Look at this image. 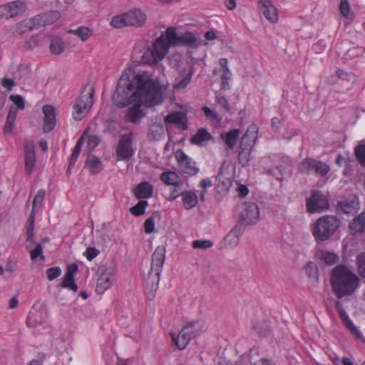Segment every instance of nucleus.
Instances as JSON below:
<instances>
[{
	"mask_svg": "<svg viewBox=\"0 0 365 365\" xmlns=\"http://www.w3.org/2000/svg\"><path fill=\"white\" fill-rule=\"evenodd\" d=\"M25 170L31 174L34 170L36 165V153L34 145L32 143H28L25 145Z\"/></svg>",
	"mask_w": 365,
	"mask_h": 365,
	"instance_id": "nucleus-23",
	"label": "nucleus"
},
{
	"mask_svg": "<svg viewBox=\"0 0 365 365\" xmlns=\"http://www.w3.org/2000/svg\"><path fill=\"white\" fill-rule=\"evenodd\" d=\"M87 132H88V129H86L84 131L82 137L77 141V143H76V145L74 147V149L73 150L72 154L76 155L77 156L79 155V154H80V153L81 151L83 143V138L86 135V134L87 133Z\"/></svg>",
	"mask_w": 365,
	"mask_h": 365,
	"instance_id": "nucleus-55",
	"label": "nucleus"
},
{
	"mask_svg": "<svg viewBox=\"0 0 365 365\" xmlns=\"http://www.w3.org/2000/svg\"><path fill=\"white\" fill-rule=\"evenodd\" d=\"M318 257L327 265L334 264L339 259L338 256L335 253L325 250L319 251L318 252Z\"/></svg>",
	"mask_w": 365,
	"mask_h": 365,
	"instance_id": "nucleus-38",
	"label": "nucleus"
},
{
	"mask_svg": "<svg viewBox=\"0 0 365 365\" xmlns=\"http://www.w3.org/2000/svg\"><path fill=\"white\" fill-rule=\"evenodd\" d=\"M11 101L14 102V103L19 108V109H24L25 104H24V100L23 97L20 95H11L10 96Z\"/></svg>",
	"mask_w": 365,
	"mask_h": 365,
	"instance_id": "nucleus-54",
	"label": "nucleus"
},
{
	"mask_svg": "<svg viewBox=\"0 0 365 365\" xmlns=\"http://www.w3.org/2000/svg\"><path fill=\"white\" fill-rule=\"evenodd\" d=\"M240 134V130L236 128L222 134V138L225 140V144L230 148H234L236 145Z\"/></svg>",
	"mask_w": 365,
	"mask_h": 365,
	"instance_id": "nucleus-35",
	"label": "nucleus"
},
{
	"mask_svg": "<svg viewBox=\"0 0 365 365\" xmlns=\"http://www.w3.org/2000/svg\"><path fill=\"white\" fill-rule=\"evenodd\" d=\"M153 185L148 182H140L134 190L135 196L138 199H146L153 194Z\"/></svg>",
	"mask_w": 365,
	"mask_h": 365,
	"instance_id": "nucleus-32",
	"label": "nucleus"
},
{
	"mask_svg": "<svg viewBox=\"0 0 365 365\" xmlns=\"http://www.w3.org/2000/svg\"><path fill=\"white\" fill-rule=\"evenodd\" d=\"M202 110H203L205 115H206V117L211 118V119H215L217 118L216 113L213 110L210 109L208 107H203Z\"/></svg>",
	"mask_w": 365,
	"mask_h": 365,
	"instance_id": "nucleus-64",
	"label": "nucleus"
},
{
	"mask_svg": "<svg viewBox=\"0 0 365 365\" xmlns=\"http://www.w3.org/2000/svg\"><path fill=\"white\" fill-rule=\"evenodd\" d=\"M356 159L359 163L365 167V140H361L354 150Z\"/></svg>",
	"mask_w": 365,
	"mask_h": 365,
	"instance_id": "nucleus-41",
	"label": "nucleus"
},
{
	"mask_svg": "<svg viewBox=\"0 0 365 365\" xmlns=\"http://www.w3.org/2000/svg\"><path fill=\"white\" fill-rule=\"evenodd\" d=\"M340 224L339 220L333 215L319 217L312 228V234L318 241H325L334 235Z\"/></svg>",
	"mask_w": 365,
	"mask_h": 365,
	"instance_id": "nucleus-6",
	"label": "nucleus"
},
{
	"mask_svg": "<svg viewBox=\"0 0 365 365\" xmlns=\"http://www.w3.org/2000/svg\"><path fill=\"white\" fill-rule=\"evenodd\" d=\"M99 253H100L99 250H98L96 248L89 247L86 249L85 255H86L87 259L89 261H91L97 255H98Z\"/></svg>",
	"mask_w": 365,
	"mask_h": 365,
	"instance_id": "nucleus-58",
	"label": "nucleus"
},
{
	"mask_svg": "<svg viewBox=\"0 0 365 365\" xmlns=\"http://www.w3.org/2000/svg\"><path fill=\"white\" fill-rule=\"evenodd\" d=\"M359 278L345 265H337L331 272L332 291L338 298L351 295L358 287Z\"/></svg>",
	"mask_w": 365,
	"mask_h": 365,
	"instance_id": "nucleus-2",
	"label": "nucleus"
},
{
	"mask_svg": "<svg viewBox=\"0 0 365 365\" xmlns=\"http://www.w3.org/2000/svg\"><path fill=\"white\" fill-rule=\"evenodd\" d=\"M170 62L171 66L178 73L175 79L173 87L179 90L185 88L193 75L192 64L185 60L179 53L172 55L170 58Z\"/></svg>",
	"mask_w": 365,
	"mask_h": 365,
	"instance_id": "nucleus-5",
	"label": "nucleus"
},
{
	"mask_svg": "<svg viewBox=\"0 0 365 365\" xmlns=\"http://www.w3.org/2000/svg\"><path fill=\"white\" fill-rule=\"evenodd\" d=\"M176 158L182 172L190 175H194L198 173L199 169L196 167L195 163L183 151H177Z\"/></svg>",
	"mask_w": 365,
	"mask_h": 365,
	"instance_id": "nucleus-16",
	"label": "nucleus"
},
{
	"mask_svg": "<svg viewBox=\"0 0 365 365\" xmlns=\"http://www.w3.org/2000/svg\"><path fill=\"white\" fill-rule=\"evenodd\" d=\"M339 11L344 19L352 21L354 18V13L351 10L348 0H340Z\"/></svg>",
	"mask_w": 365,
	"mask_h": 365,
	"instance_id": "nucleus-39",
	"label": "nucleus"
},
{
	"mask_svg": "<svg viewBox=\"0 0 365 365\" xmlns=\"http://www.w3.org/2000/svg\"><path fill=\"white\" fill-rule=\"evenodd\" d=\"M165 259V247L164 246H158L153 254L151 267L147 279V289H149L148 297L150 300L154 299L155 292L158 288L160 272L164 264Z\"/></svg>",
	"mask_w": 365,
	"mask_h": 365,
	"instance_id": "nucleus-3",
	"label": "nucleus"
},
{
	"mask_svg": "<svg viewBox=\"0 0 365 365\" xmlns=\"http://www.w3.org/2000/svg\"><path fill=\"white\" fill-rule=\"evenodd\" d=\"M51 16H53V18L56 19L58 17V14L53 12L51 14H43L38 15L34 16L32 19V21L34 26H44L51 23V20L49 19Z\"/></svg>",
	"mask_w": 365,
	"mask_h": 365,
	"instance_id": "nucleus-36",
	"label": "nucleus"
},
{
	"mask_svg": "<svg viewBox=\"0 0 365 365\" xmlns=\"http://www.w3.org/2000/svg\"><path fill=\"white\" fill-rule=\"evenodd\" d=\"M350 232L353 235H361L365 233V212L356 216L349 225Z\"/></svg>",
	"mask_w": 365,
	"mask_h": 365,
	"instance_id": "nucleus-27",
	"label": "nucleus"
},
{
	"mask_svg": "<svg viewBox=\"0 0 365 365\" xmlns=\"http://www.w3.org/2000/svg\"><path fill=\"white\" fill-rule=\"evenodd\" d=\"M31 27L29 26V24L26 21H22L16 24V31L19 34H23L26 31L27 29H31Z\"/></svg>",
	"mask_w": 365,
	"mask_h": 365,
	"instance_id": "nucleus-59",
	"label": "nucleus"
},
{
	"mask_svg": "<svg viewBox=\"0 0 365 365\" xmlns=\"http://www.w3.org/2000/svg\"><path fill=\"white\" fill-rule=\"evenodd\" d=\"M45 194L46 191L43 189H41L37 192L33 200L32 210L38 211L41 207Z\"/></svg>",
	"mask_w": 365,
	"mask_h": 365,
	"instance_id": "nucleus-46",
	"label": "nucleus"
},
{
	"mask_svg": "<svg viewBox=\"0 0 365 365\" xmlns=\"http://www.w3.org/2000/svg\"><path fill=\"white\" fill-rule=\"evenodd\" d=\"M201 331V327L198 323L191 322L182 329L177 337L173 334L172 339L180 349H184L190 340L198 335Z\"/></svg>",
	"mask_w": 365,
	"mask_h": 365,
	"instance_id": "nucleus-8",
	"label": "nucleus"
},
{
	"mask_svg": "<svg viewBox=\"0 0 365 365\" xmlns=\"http://www.w3.org/2000/svg\"><path fill=\"white\" fill-rule=\"evenodd\" d=\"M167 35L169 36L170 43L174 46L178 45H186L191 47L197 46L198 41L191 32L178 33L174 27L167 29Z\"/></svg>",
	"mask_w": 365,
	"mask_h": 365,
	"instance_id": "nucleus-11",
	"label": "nucleus"
},
{
	"mask_svg": "<svg viewBox=\"0 0 365 365\" xmlns=\"http://www.w3.org/2000/svg\"><path fill=\"white\" fill-rule=\"evenodd\" d=\"M297 169L303 174H309L313 172L317 175L325 177L330 171V166L322 161L307 158L298 165Z\"/></svg>",
	"mask_w": 365,
	"mask_h": 365,
	"instance_id": "nucleus-9",
	"label": "nucleus"
},
{
	"mask_svg": "<svg viewBox=\"0 0 365 365\" xmlns=\"http://www.w3.org/2000/svg\"><path fill=\"white\" fill-rule=\"evenodd\" d=\"M257 6L264 16L271 23H276L278 21L277 9L271 0H259Z\"/></svg>",
	"mask_w": 365,
	"mask_h": 365,
	"instance_id": "nucleus-17",
	"label": "nucleus"
},
{
	"mask_svg": "<svg viewBox=\"0 0 365 365\" xmlns=\"http://www.w3.org/2000/svg\"><path fill=\"white\" fill-rule=\"evenodd\" d=\"M133 133H129L121 136L116 148V155L118 160L130 158L134 153L132 148Z\"/></svg>",
	"mask_w": 365,
	"mask_h": 365,
	"instance_id": "nucleus-14",
	"label": "nucleus"
},
{
	"mask_svg": "<svg viewBox=\"0 0 365 365\" xmlns=\"http://www.w3.org/2000/svg\"><path fill=\"white\" fill-rule=\"evenodd\" d=\"M85 166L92 175L98 174L103 170V164L101 159L92 154L88 155Z\"/></svg>",
	"mask_w": 365,
	"mask_h": 365,
	"instance_id": "nucleus-30",
	"label": "nucleus"
},
{
	"mask_svg": "<svg viewBox=\"0 0 365 365\" xmlns=\"http://www.w3.org/2000/svg\"><path fill=\"white\" fill-rule=\"evenodd\" d=\"M184 207L190 210L195 207L198 202L197 195L192 191H185L180 194Z\"/></svg>",
	"mask_w": 365,
	"mask_h": 365,
	"instance_id": "nucleus-34",
	"label": "nucleus"
},
{
	"mask_svg": "<svg viewBox=\"0 0 365 365\" xmlns=\"http://www.w3.org/2000/svg\"><path fill=\"white\" fill-rule=\"evenodd\" d=\"M329 207L328 199L321 191L314 190L311 196L307 199V209L310 213L322 212Z\"/></svg>",
	"mask_w": 365,
	"mask_h": 365,
	"instance_id": "nucleus-13",
	"label": "nucleus"
},
{
	"mask_svg": "<svg viewBox=\"0 0 365 365\" xmlns=\"http://www.w3.org/2000/svg\"><path fill=\"white\" fill-rule=\"evenodd\" d=\"M94 86L87 83L73 106V118L76 120H82L91 110L93 103Z\"/></svg>",
	"mask_w": 365,
	"mask_h": 365,
	"instance_id": "nucleus-7",
	"label": "nucleus"
},
{
	"mask_svg": "<svg viewBox=\"0 0 365 365\" xmlns=\"http://www.w3.org/2000/svg\"><path fill=\"white\" fill-rule=\"evenodd\" d=\"M252 149L239 147L238 158L239 162L242 166L248 165L250 160Z\"/></svg>",
	"mask_w": 365,
	"mask_h": 365,
	"instance_id": "nucleus-42",
	"label": "nucleus"
},
{
	"mask_svg": "<svg viewBox=\"0 0 365 365\" xmlns=\"http://www.w3.org/2000/svg\"><path fill=\"white\" fill-rule=\"evenodd\" d=\"M167 30L155 39L151 47L148 48L142 56V61L147 64H155L162 61L168 53L170 47Z\"/></svg>",
	"mask_w": 365,
	"mask_h": 365,
	"instance_id": "nucleus-4",
	"label": "nucleus"
},
{
	"mask_svg": "<svg viewBox=\"0 0 365 365\" xmlns=\"http://www.w3.org/2000/svg\"><path fill=\"white\" fill-rule=\"evenodd\" d=\"M356 261L359 273L365 278V252L357 255Z\"/></svg>",
	"mask_w": 365,
	"mask_h": 365,
	"instance_id": "nucleus-48",
	"label": "nucleus"
},
{
	"mask_svg": "<svg viewBox=\"0 0 365 365\" xmlns=\"http://www.w3.org/2000/svg\"><path fill=\"white\" fill-rule=\"evenodd\" d=\"M165 135V130L160 117L152 120L149 126L148 137L153 140H160Z\"/></svg>",
	"mask_w": 365,
	"mask_h": 365,
	"instance_id": "nucleus-22",
	"label": "nucleus"
},
{
	"mask_svg": "<svg viewBox=\"0 0 365 365\" xmlns=\"http://www.w3.org/2000/svg\"><path fill=\"white\" fill-rule=\"evenodd\" d=\"M61 274V269L59 267H53L46 270L47 279L52 281Z\"/></svg>",
	"mask_w": 365,
	"mask_h": 365,
	"instance_id": "nucleus-50",
	"label": "nucleus"
},
{
	"mask_svg": "<svg viewBox=\"0 0 365 365\" xmlns=\"http://www.w3.org/2000/svg\"><path fill=\"white\" fill-rule=\"evenodd\" d=\"M97 273L98 278L97 280L96 292L98 294H103L112 284L115 269L111 266L102 264L99 266Z\"/></svg>",
	"mask_w": 365,
	"mask_h": 365,
	"instance_id": "nucleus-12",
	"label": "nucleus"
},
{
	"mask_svg": "<svg viewBox=\"0 0 365 365\" xmlns=\"http://www.w3.org/2000/svg\"><path fill=\"white\" fill-rule=\"evenodd\" d=\"M148 205L146 200H140L135 206L130 208V212L135 216H140L145 213Z\"/></svg>",
	"mask_w": 365,
	"mask_h": 365,
	"instance_id": "nucleus-44",
	"label": "nucleus"
},
{
	"mask_svg": "<svg viewBox=\"0 0 365 365\" xmlns=\"http://www.w3.org/2000/svg\"><path fill=\"white\" fill-rule=\"evenodd\" d=\"M110 24L117 29H120L124 26H128V24H127V18L125 16V13H124L122 15L113 17Z\"/></svg>",
	"mask_w": 365,
	"mask_h": 365,
	"instance_id": "nucleus-45",
	"label": "nucleus"
},
{
	"mask_svg": "<svg viewBox=\"0 0 365 365\" xmlns=\"http://www.w3.org/2000/svg\"><path fill=\"white\" fill-rule=\"evenodd\" d=\"M358 205V200L355 195H351L347 199H344L338 202V207L346 214L351 213Z\"/></svg>",
	"mask_w": 365,
	"mask_h": 365,
	"instance_id": "nucleus-31",
	"label": "nucleus"
},
{
	"mask_svg": "<svg viewBox=\"0 0 365 365\" xmlns=\"http://www.w3.org/2000/svg\"><path fill=\"white\" fill-rule=\"evenodd\" d=\"M233 178L234 175L232 168L225 163H223L220 168L217 175L219 184L222 185L225 190H227L232 185Z\"/></svg>",
	"mask_w": 365,
	"mask_h": 365,
	"instance_id": "nucleus-18",
	"label": "nucleus"
},
{
	"mask_svg": "<svg viewBox=\"0 0 365 365\" xmlns=\"http://www.w3.org/2000/svg\"><path fill=\"white\" fill-rule=\"evenodd\" d=\"M336 309H337L339 317L342 320L344 324L346 327L356 337L360 338V332L358 331L356 327L350 320L349 316L346 313L345 310L343 308L341 303L339 301L336 302Z\"/></svg>",
	"mask_w": 365,
	"mask_h": 365,
	"instance_id": "nucleus-28",
	"label": "nucleus"
},
{
	"mask_svg": "<svg viewBox=\"0 0 365 365\" xmlns=\"http://www.w3.org/2000/svg\"><path fill=\"white\" fill-rule=\"evenodd\" d=\"M240 222L244 225H252L259 220V209L255 202H245L240 212Z\"/></svg>",
	"mask_w": 365,
	"mask_h": 365,
	"instance_id": "nucleus-10",
	"label": "nucleus"
},
{
	"mask_svg": "<svg viewBox=\"0 0 365 365\" xmlns=\"http://www.w3.org/2000/svg\"><path fill=\"white\" fill-rule=\"evenodd\" d=\"M257 126L255 124L251 125L243 135L240 147L252 150L257 138Z\"/></svg>",
	"mask_w": 365,
	"mask_h": 365,
	"instance_id": "nucleus-21",
	"label": "nucleus"
},
{
	"mask_svg": "<svg viewBox=\"0 0 365 365\" xmlns=\"http://www.w3.org/2000/svg\"><path fill=\"white\" fill-rule=\"evenodd\" d=\"M145 232L150 234L155 230V219L153 216L149 217L144 223Z\"/></svg>",
	"mask_w": 365,
	"mask_h": 365,
	"instance_id": "nucleus-52",
	"label": "nucleus"
},
{
	"mask_svg": "<svg viewBox=\"0 0 365 365\" xmlns=\"http://www.w3.org/2000/svg\"><path fill=\"white\" fill-rule=\"evenodd\" d=\"M305 271L309 277L314 278L317 275L318 269L314 262H309L305 267Z\"/></svg>",
	"mask_w": 365,
	"mask_h": 365,
	"instance_id": "nucleus-51",
	"label": "nucleus"
},
{
	"mask_svg": "<svg viewBox=\"0 0 365 365\" xmlns=\"http://www.w3.org/2000/svg\"><path fill=\"white\" fill-rule=\"evenodd\" d=\"M230 71H227L226 69H223V73L222 76V83L224 88H226V86H228V80L230 78Z\"/></svg>",
	"mask_w": 365,
	"mask_h": 365,
	"instance_id": "nucleus-63",
	"label": "nucleus"
},
{
	"mask_svg": "<svg viewBox=\"0 0 365 365\" xmlns=\"http://www.w3.org/2000/svg\"><path fill=\"white\" fill-rule=\"evenodd\" d=\"M242 232L243 230L241 227L236 225L228 233V237L230 238L231 237H237L240 238L242 234Z\"/></svg>",
	"mask_w": 365,
	"mask_h": 365,
	"instance_id": "nucleus-61",
	"label": "nucleus"
},
{
	"mask_svg": "<svg viewBox=\"0 0 365 365\" xmlns=\"http://www.w3.org/2000/svg\"><path fill=\"white\" fill-rule=\"evenodd\" d=\"M212 242L207 240H195L192 242V247L195 249L207 250L212 247Z\"/></svg>",
	"mask_w": 365,
	"mask_h": 365,
	"instance_id": "nucleus-49",
	"label": "nucleus"
},
{
	"mask_svg": "<svg viewBox=\"0 0 365 365\" xmlns=\"http://www.w3.org/2000/svg\"><path fill=\"white\" fill-rule=\"evenodd\" d=\"M87 132H88V129H86L84 131L82 137L77 141V143H76V145L74 147V149L73 150L72 154L76 155L77 156L79 155V154H80V153L81 151L83 143V138L86 135V134L87 133Z\"/></svg>",
	"mask_w": 365,
	"mask_h": 365,
	"instance_id": "nucleus-56",
	"label": "nucleus"
},
{
	"mask_svg": "<svg viewBox=\"0 0 365 365\" xmlns=\"http://www.w3.org/2000/svg\"><path fill=\"white\" fill-rule=\"evenodd\" d=\"M1 86L11 91L14 86V82L12 79L4 78L1 79Z\"/></svg>",
	"mask_w": 365,
	"mask_h": 365,
	"instance_id": "nucleus-62",
	"label": "nucleus"
},
{
	"mask_svg": "<svg viewBox=\"0 0 365 365\" xmlns=\"http://www.w3.org/2000/svg\"><path fill=\"white\" fill-rule=\"evenodd\" d=\"M133 106L129 108L125 115V120L127 122H130L134 124L138 123L140 120L144 117L145 113L140 108L143 104L145 103H132Z\"/></svg>",
	"mask_w": 365,
	"mask_h": 365,
	"instance_id": "nucleus-24",
	"label": "nucleus"
},
{
	"mask_svg": "<svg viewBox=\"0 0 365 365\" xmlns=\"http://www.w3.org/2000/svg\"><path fill=\"white\" fill-rule=\"evenodd\" d=\"M78 266L75 264H70L67 267L66 273L63 280L61 283V286L63 288H68L73 292H77L78 286L74 282V274L76 272Z\"/></svg>",
	"mask_w": 365,
	"mask_h": 365,
	"instance_id": "nucleus-26",
	"label": "nucleus"
},
{
	"mask_svg": "<svg viewBox=\"0 0 365 365\" xmlns=\"http://www.w3.org/2000/svg\"><path fill=\"white\" fill-rule=\"evenodd\" d=\"M70 33H73L78 36L82 41H86L91 35L90 29L86 27H79L76 30H71Z\"/></svg>",
	"mask_w": 365,
	"mask_h": 365,
	"instance_id": "nucleus-47",
	"label": "nucleus"
},
{
	"mask_svg": "<svg viewBox=\"0 0 365 365\" xmlns=\"http://www.w3.org/2000/svg\"><path fill=\"white\" fill-rule=\"evenodd\" d=\"M31 258L32 260L36 259L38 257H41L42 259H44L43 256V247L41 244H37L36 247L30 252Z\"/></svg>",
	"mask_w": 365,
	"mask_h": 365,
	"instance_id": "nucleus-53",
	"label": "nucleus"
},
{
	"mask_svg": "<svg viewBox=\"0 0 365 365\" xmlns=\"http://www.w3.org/2000/svg\"><path fill=\"white\" fill-rule=\"evenodd\" d=\"M65 50V43L62 38L55 36L51 38L50 51L52 53L59 55Z\"/></svg>",
	"mask_w": 365,
	"mask_h": 365,
	"instance_id": "nucleus-37",
	"label": "nucleus"
},
{
	"mask_svg": "<svg viewBox=\"0 0 365 365\" xmlns=\"http://www.w3.org/2000/svg\"><path fill=\"white\" fill-rule=\"evenodd\" d=\"M26 9L24 2L14 1L0 6V19H9L21 15Z\"/></svg>",
	"mask_w": 365,
	"mask_h": 365,
	"instance_id": "nucleus-15",
	"label": "nucleus"
},
{
	"mask_svg": "<svg viewBox=\"0 0 365 365\" xmlns=\"http://www.w3.org/2000/svg\"><path fill=\"white\" fill-rule=\"evenodd\" d=\"M127 24L133 26H140L146 21L145 14L140 9H133L125 13Z\"/></svg>",
	"mask_w": 365,
	"mask_h": 365,
	"instance_id": "nucleus-25",
	"label": "nucleus"
},
{
	"mask_svg": "<svg viewBox=\"0 0 365 365\" xmlns=\"http://www.w3.org/2000/svg\"><path fill=\"white\" fill-rule=\"evenodd\" d=\"M160 180L165 184L180 187L183 182L179 175L173 171L164 172L160 175Z\"/></svg>",
	"mask_w": 365,
	"mask_h": 365,
	"instance_id": "nucleus-33",
	"label": "nucleus"
},
{
	"mask_svg": "<svg viewBox=\"0 0 365 365\" xmlns=\"http://www.w3.org/2000/svg\"><path fill=\"white\" fill-rule=\"evenodd\" d=\"M44 114L43 130L45 133L51 131L56 123V110L51 105H45L43 107Z\"/></svg>",
	"mask_w": 365,
	"mask_h": 365,
	"instance_id": "nucleus-19",
	"label": "nucleus"
},
{
	"mask_svg": "<svg viewBox=\"0 0 365 365\" xmlns=\"http://www.w3.org/2000/svg\"><path fill=\"white\" fill-rule=\"evenodd\" d=\"M100 139L97 135H89L87 145L91 150H93L98 145Z\"/></svg>",
	"mask_w": 365,
	"mask_h": 365,
	"instance_id": "nucleus-57",
	"label": "nucleus"
},
{
	"mask_svg": "<svg viewBox=\"0 0 365 365\" xmlns=\"http://www.w3.org/2000/svg\"><path fill=\"white\" fill-rule=\"evenodd\" d=\"M164 122L166 125H174L182 129L187 128V117L183 112L175 111L167 115Z\"/></svg>",
	"mask_w": 365,
	"mask_h": 365,
	"instance_id": "nucleus-20",
	"label": "nucleus"
},
{
	"mask_svg": "<svg viewBox=\"0 0 365 365\" xmlns=\"http://www.w3.org/2000/svg\"><path fill=\"white\" fill-rule=\"evenodd\" d=\"M112 99L119 108L140 103L151 107L162 103L163 89L149 72H139L130 78L129 71H124L118 79Z\"/></svg>",
	"mask_w": 365,
	"mask_h": 365,
	"instance_id": "nucleus-1",
	"label": "nucleus"
},
{
	"mask_svg": "<svg viewBox=\"0 0 365 365\" xmlns=\"http://www.w3.org/2000/svg\"><path fill=\"white\" fill-rule=\"evenodd\" d=\"M210 138L211 135L206 129L200 128L196 134L192 136L191 141L192 143L198 145L204 141L208 140Z\"/></svg>",
	"mask_w": 365,
	"mask_h": 365,
	"instance_id": "nucleus-40",
	"label": "nucleus"
},
{
	"mask_svg": "<svg viewBox=\"0 0 365 365\" xmlns=\"http://www.w3.org/2000/svg\"><path fill=\"white\" fill-rule=\"evenodd\" d=\"M46 319V314L43 311L34 310L30 312L27 317L26 324L28 327L35 328L43 324Z\"/></svg>",
	"mask_w": 365,
	"mask_h": 365,
	"instance_id": "nucleus-29",
	"label": "nucleus"
},
{
	"mask_svg": "<svg viewBox=\"0 0 365 365\" xmlns=\"http://www.w3.org/2000/svg\"><path fill=\"white\" fill-rule=\"evenodd\" d=\"M216 101L218 105L222 106L223 108H225L226 110H230L229 103L227 100L220 95L217 96Z\"/></svg>",
	"mask_w": 365,
	"mask_h": 365,
	"instance_id": "nucleus-60",
	"label": "nucleus"
},
{
	"mask_svg": "<svg viewBox=\"0 0 365 365\" xmlns=\"http://www.w3.org/2000/svg\"><path fill=\"white\" fill-rule=\"evenodd\" d=\"M16 115L17 110L16 108H11L6 118V123L4 128L5 132L10 133L11 131Z\"/></svg>",
	"mask_w": 365,
	"mask_h": 365,
	"instance_id": "nucleus-43",
	"label": "nucleus"
}]
</instances>
